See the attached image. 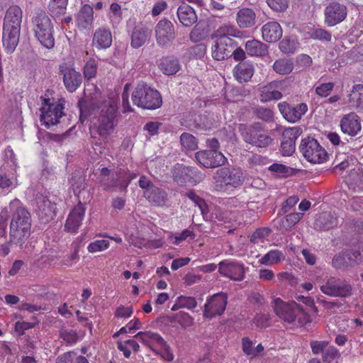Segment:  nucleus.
<instances>
[{"instance_id":"obj_1","label":"nucleus","mask_w":363,"mask_h":363,"mask_svg":"<svg viewBox=\"0 0 363 363\" xmlns=\"http://www.w3.org/2000/svg\"><path fill=\"white\" fill-rule=\"evenodd\" d=\"M94 96L89 98L87 90L84 91L86 99L79 101L78 106L80 110V120L84 122L89 116L92 115L96 108H101L100 114L94 123L96 131L100 136V142L96 144L101 145L107 137L113 130L116 125V116L118 110L117 99L108 98L101 106H99L101 94L96 86Z\"/></svg>"},{"instance_id":"obj_2","label":"nucleus","mask_w":363,"mask_h":363,"mask_svg":"<svg viewBox=\"0 0 363 363\" xmlns=\"http://www.w3.org/2000/svg\"><path fill=\"white\" fill-rule=\"evenodd\" d=\"M3 209H7V219L11 214L10 242L22 248L30 235L32 223L30 213L18 199L12 200L9 206Z\"/></svg>"},{"instance_id":"obj_3","label":"nucleus","mask_w":363,"mask_h":363,"mask_svg":"<svg viewBox=\"0 0 363 363\" xmlns=\"http://www.w3.org/2000/svg\"><path fill=\"white\" fill-rule=\"evenodd\" d=\"M233 37L240 38L242 32L232 25H223L214 31L212 35L214 41L211 47V55L214 60L220 61L232 56V52L237 46Z\"/></svg>"},{"instance_id":"obj_4","label":"nucleus","mask_w":363,"mask_h":363,"mask_svg":"<svg viewBox=\"0 0 363 363\" xmlns=\"http://www.w3.org/2000/svg\"><path fill=\"white\" fill-rule=\"evenodd\" d=\"M272 307L276 315L286 323L301 327L311 322L308 313L295 301L284 302L276 298L272 301Z\"/></svg>"},{"instance_id":"obj_5","label":"nucleus","mask_w":363,"mask_h":363,"mask_svg":"<svg viewBox=\"0 0 363 363\" xmlns=\"http://www.w3.org/2000/svg\"><path fill=\"white\" fill-rule=\"evenodd\" d=\"M134 105L145 109H156L161 106L162 100L158 91L146 84L140 83L132 93Z\"/></svg>"},{"instance_id":"obj_6","label":"nucleus","mask_w":363,"mask_h":363,"mask_svg":"<svg viewBox=\"0 0 363 363\" xmlns=\"http://www.w3.org/2000/svg\"><path fill=\"white\" fill-rule=\"evenodd\" d=\"M33 31L40 43L47 48H52L55 45L52 35L51 20L45 13H40L33 18Z\"/></svg>"},{"instance_id":"obj_7","label":"nucleus","mask_w":363,"mask_h":363,"mask_svg":"<svg viewBox=\"0 0 363 363\" xmlns=\"http://www.w3.org/2000/svg\"><path fill=\"white\" fill-rule=\"evenodd\" d=\"M239 131L244 141L257 147H266L272 142V138L262 129L260 123L251 125L240 124Z\"/></svg>"},{"instance_id":"obj_8","label":"nucleus","mask_w":363,"mask_h":363,"mask_svg":"<svg viewBox=\"0 0 363 363\" xmlns=\"http://www.w3.org/2000/svg\"><path fill=\"white\" fill-rule=\"evenodd\" d=\"M64 101L43 99L42 106L40 109V120L43 125L47 128L56 125L60 122V118L64 115Z\"/></svg>"},{"instance_id":"obj_9","label":"nucleus","mask_w":363,"mask_h":363,"mask_svg":"<svg viewBox=\"0 0 363 363\" xmlns=\"http://www.w3.org/2000/svg\"><path fill=\"white\" fill-rule=\"evenodd\" d=\"M213 180L217 187L223 189L226 187L237 188L245 180L242 170L240 168H220L214 173Z\"/></svg>"},{"instance_id":"obj_10","label":"nucleus","mask_w":363,"mask_h":363,"mask_svg":"<svg viewBox=\"0 0 363 363\" xmlns=\"http://www.w3.org/2000/svg\"><path fill=\"white\" fill-rule=\"evenodd\" d=\"M320 289L324 294L333 296L347 298L352 294V286L345 279L335 277H326L321 284Z\"/></svg>"},{"instance_id":"obj_11","label":"nucleus","mask_w":363,"mask_h":363,"mask_svg":"<svg viewBox=\"0 0 363 363\" xmlns=\"http://www.w3.org/2000/svg\"><path fill=\"white\" fill-rule=\"evenodd\" d=\"M300 150L303 157L310 162L319 164L325 162L328 157L325 150L313 138H306L302 140Z\"/></svg>"},{"instance_id":"obj_12","label":"nucleus","mask_w":363,"mask_h":363,"mask_svg":"<svg viewBox=\"0 0 363 363\" xmlns=\"http://www.w3.org/2000/svg\"><path fill=\"white\" fill-rule=\"evenodd\" d=\"M155 33L157 43L162 48L170 47L176 37L174 26L167 19H162L157 23Z\"/></svg>"},{"instance_id":"obj_13","label":"nucleus","mask_w":363,"mask_h":363,"mask_svg":"<svg viewBox=\"0 0 363 363\" xmlns=\"http://www.w3.org/2000/svg\"><path fill=\"white\" fill-rule=\"evenodd\" d=\"M324 16L325 23L328 27L335 26L346 18L347 9L345 4L333 1L325 8Z\"/></svg>"},{"instance_id":"obj_14","label":"nucleus","mask_w":363,"mask_h":363,"mask_svg":"<svg viewBox=\"0 0 363 363\" xmlns=\"http://www.w3.org/2000/svg\"><path fill=\"white\" fill-rule=\"evenodd\" d=\"M197 162L206 168H215L225 164L227 158L217 150H201L196 153Z\"/></svg>"},{"instance_id":"obj_15","label":"nucleus","mask_w":363,"mask_h":363,"mask_svg":"<svg viewBox=\"0 0 363 363\" xmlns=\"http://www.w3.org/2000/svg\"><path fill=\"white\" fill-rule=\"evenodd\" d=\"M218 272L223 277L234 281H242L245 274L242 263L230 260L220 262L218 264Z\"/></svg>"},{"instance_id":"obj_16","label":"nucleus","mask_w":363,"mask_h":363,"mask_svg":"<svg viewBox=\"0 0 363 363\" xmlns=\"http://www.w3.org/2000/svg\"><path fill=\"white\" fill-rule=\"evenodd\" d=\"M227 295L218 293L208 298L204 306V315L210 318L221 315L227 305Z\"/></svg>"},{"instance_id":"obj_17","label":"nucleus","mask_w":363,"mask_h":363,"mask_svg":"<svg viewBox=\"0 0 363 363\" xmlns=\"http://www.w3.org/2000/svg\"><path fill=\"white\" fill-rule=\"evenodd\" d=\"M341 131L350 136L357 135L362 129L359 116L354 113L344 115L340 122Z\"/></svg>"},{"instance_id":"obj_18","label":"nucleus","mask_w":363,"mask_h":363,"mask_svg":"<svg viewBox=\"0 0 363 363\" xmlns=\"http://www.w3.org/2000/svg\"><path fill=\"white\" fill-rule=\"evenodd\" d=\"M85 213V208L82 203H79L69 213L65 229L66 231L74 233L82 224Z\"/></svg>"},{"instance_id":"obj_19","label":"nucleus","mask_w":363,"mask_h":363,"mask_svg":"<svg viewBox=\"0 0 363 363\" xmlns=\"http://www.w3.org/2000/svg\"><path fill=\"white\" fill-rule=\"evenodd\" d=\"M299 134L297 128H288L283 132L281 152L284 156H290L294 152L295 143Z\"/></svg>"},{"instance_id":"obj_20","label":"nucleus","mask_w":363,"mask_h":363,"mask_svg":"<svg viewBox=\"0 0 363 363\" xmlns=\"http://www.w3.org/2000/svg\"><path fill=\"white\" fill-rule=\"evenodd\" d=\"M279 108L284 118L290 123H296L299 121L308 111L307 105L303 103L296 106L280 104Z\"/></svg>"},{"instance_id":"obj_21","label":"nucleus","mask_w":363,"mask_h":363,"mask_svg":"<svg viewBox=\"0 0 363 363\" xmlns=\"http://www.w3.org/2000/svg\"><path fill=\"white\" fill-rule=\"evenodd\" d=\"M22 18L23 11L21 9L16 5L11 6L6 12L3 28L21 30Z\"/></svg>"},{"instance_id":"obj_22","label":"nucleus","mask_w":363,"mask_h":363,"mask_svg":"<svg viewBox=\"0 0 363 363\" xmlns=\"http://www.w3.org/2000/svg\"><path fill=\"white\" fill-rule=\"evenodd\" d=\"M60 72L63 74L66 89L70 92L74 91L82 83L81 74L74 69L66 66H60Z\"/></svg>"},{"instance_id":"obj_23","label":"nucleus","mask_w":363,"mask_h":363,"mask_svg":"<svg viewBox=\"0 0 363 363\" xmlns=\"http://www.w3.org/2000/svg\"><path fill=\"white\" fill-rule=\"evenodd\" d=\"M282 83L281 82H272L264 86L261 89L260 101L267 102L272 100H279L282 98Z\"/></svg>"},{"instance_id":"obj_24","label":"nucleus","mask_w":363,"mask_h":363,"mask_svg":"<svg viewBox=\"0 0 363 363\" xmlns=\"http://www.w3.org/2000/svg\"><path fill=\"white\" fill-rule=\"evenodd\" d=\"M282 28L279 23L270 21L262 27L263 39L268 43H275L282 36Z\"/></svg>"},{"instance_id":"obj_25","label":"nucleus","mask_w":363,"mask_h":363,"mask_svg":"<svg viewBox=\"0 0 363 363\" xmlns=\"http://www.w3.org/2000/svg\"><path fill=\"white\" fill-rule=\"evenodd\" d=\"M21 30L3 28L2 43L5 50L12 53L19 42Z\"/></svg>"},{"instance_id":"obj_26","label":"nucleus","mask_w":363,"mask_h":363,"mask_svg":"<svg viewBox=\"0 0 363 363\" xmlns=\"http://www.w3.org/2000/svg\"><path fill=\"white\" fill-rule=\"evenodd\" d=\"M112 44V34L108 28L97 29L93 36L92 45L99 50L107 49Z\"/></svg>"},{"instance_id":"obj_27","label":"nucleus","mask_w":363,"mask_h":363,"mask_svg":"<svg viewBox=\"0 0 363 363\" xmlns=\"http://www.w3.org/2000/svg\"><path fill=\"white\" fill-rule=\"evenodd\" d=\"M135 337L153 350H157L160 345H164V339L158 333L150 331L139 332Z\"/></svg>"},{"instance_id":"obj_28","label":"nucleus","mask_w":363,"mask_h":363,"mask_svg":"<svg viewBox=\"0 0 363 363\" xmlns=\"http://www.w3.org/2000/svg\"><path fill=\"white\" fill-rule=\"evenodd\" d=\"M177 17L180 23L186 27H190L197 21V16L194 9L185 3L179 6Z\"/></svg>"},{"instance_id":"obj_29","label":"nucleus","mask_w":363,"mask_h":363,"mask_svg":"<svg viewBox=\"0 0 363 363\" xmlns=\"http://www.w3.org/2000/svg\"><path fill=\"white\" fill-rule=\"evenodd\" d=\"M254 74V67L248 62L238 63L233 69V75L240 83L248 82Z\"/></svg>"},{"instance_id":"obj_30","label":"nucleus","mask_w":363,"mask_h":363,"mask_svg":"<svg viewBox=\"0 0 363 363\" xmlns=\"http://www.w3.org/2000/svg\"><path fill=\"white\" fill-rule=\"evenodd\" d=\"M256 14L253 9L243 8L240 9L236 16V21L240 28H251L255 24Z\"/></svg>"},{"instance_id":"obj_31","label":"nucleus","mask_w":363,"mask_h":363,"mask_svg":"<svg viewBox=\"0 0 363 363\" xmlns=\"http://www.w3.org/2000/svg\"><path fill=\"white\" fill-rule=\"evenodd\" d=\"M93 16V8L88 4L84 5L77 14V23L78 28L81 30L89 28L94 21Z\"/></svg>"},{"instance_id":"obj_32","label":"nucleus","mask_w":363,"mask_h":363,"mask_svg":"<svg viewBox=\"0 0 363 363\" xmlns=\"http://www.w3.org/2000/svg\"><path fill=\"white\" fill-rule=\"evenodd\" d=\"M144 196L152 204L162 206L167 201V195L164 190L157 186H150L144 191Z\"/></svg>"},{"instance_id":"obj_33","label":"nucleus","mask_w":363,"mask_h":363,"mask_svg":"<svg viewBox=\"0 0 363 363\" xmlns=\"http://www.w3.org/2000/svg\"><path fill=\"white\" fill-rule=\"evenodd\" d=\"M150 37V31L143 26H137L131 34V46L138 48L143 45Z\"/></svg>"},{"instance_id":"obj_34","label":"nucleus","mask_w":363,"mask_h":363,"mask_svg":"<svg viewBox=\"0 0 363 363\" xmlns=\"http://www.w3.org/2000/svg\"><path fill=\"white\" fill-rule=\"evenodd\" d=\"M119 171L111 172V169L103 167L101 169V175L103 177L101 179V186L105 190H108L113 187H118Z\"/></svg>"},{"instance_id":"obj_35","label":"nucleus","mask_w":363,"mask_h":363,"mask_svg":"<svg viewBox=\"0 0 363 363\" xmlns=\"http://www.w3.org/2000/svg\"><path fill=\"white\" fill-rule=\"evenodd\" d=\"M55 205L48 199L43 198L38 204V213L40 219L44 222L52 220L55 216Z\"/></svg>"},{"instance_id":"obj_36","label":"nucleus","mask_w":363,"mask_h":363,"mask_svg":"<svg viewBox=\"0 0 363 363\" xmlns=\"http://www.w3.org/2000/svg\"><path fill=\"white\" fill-rule=\"evenodd\" d=\"M245 50L250 55L263 56L267 52V46L259 40H251L246 42Z\"/></svg>"},{"instance_id":"obj_37","label":"nucleus","mask_w":363,"mask_h":363,"mask_svg":"<svg viewBox=\"0 0 363 363\" xmlns=\"http://www.w3.org/2000/svg\"><path fill=\"white\" fill-rule=\"evenodd\" d=\"M336 217L331 213H323L315 220V226L323 229H330L337 225Z\"/></svg>"},{"instance_id":"obj_38","label":"nucleus","mask_w":363,"mask_h":363,"mask_svg":"<svg viewBox=\"0 0 363 363\" xmlns=\"http://www.w3.org/2000/svg\"><path fill=\"white\" fill-rule=\"evenodd\" d=\"M160 68L164 74L172 75L179 70L180 65L177 60L166 57L161 60Z\"/></svg>"},{"instance_id":"obj_39","label":"nucleus","mask_w":363,"mask_h":363,"mask_svg":"<svg viewBox=\"0 0 363 363\" xmlns=\"http://www.w3.org/2000/svg\"><path fill=\"white\" fill-rule=\"evenodd\" d=\"M285 259L284 253L278 250H270L265 254L261 259L260 262L262 264L271 265L280 262Z\"/></svg>"},{"instance_id":"obj_40","label":"nucleus","mask_w":363,"mask_h":363,"mask_svg":"<svg viewBox=\"0 0 363 363\" xmlns=\"http://www.w3.org/2000/svg\"><path fill=\"white\" fill-rule=\"evenodd\" d=\"M182 147L185 151H194L198 148L197 139L189 133H184L180 136Z\"/></svg>"},{"instance_id":"obj_41","label":"nucleus","mask_w":363,"mask_h":363,"mask_svg":"<svg viewBox=\"0 0 363 363\" xmlns=\"http://www.w3.org/2000/svg\"><path fill=\"white\" fill-rule=\"evenodd\" d=\"M350 102L356 107L363 106V85L355 84L349 96Z\"/></svg>"},{"instance_id":"obj_42","label":"nucleus","mask_w":363,"mask_h":363,"mask_svg":"<svg viewBox=\"0 0 363 363\" xmlns=\"http://www.w3.org/2000/svg\"><path fill=\"white\" fill-rule=\"evenodd\" d=\"M273 69L279 74H287L292 72L294 64L290 60L279 59L274 63Z\"/></svg>"},{"instance_id":"obj_43","label":"nucleus","mask_w":363,"mask_h":363,"mask_svg":"<svg viewBox=\"0 0 363 363\" xmlns=\"http://www.w3.org/2000/svg\"><path fill=\"white\" fill-rule=\"evenodd\" d=\"M68 0H50L49 3V10L54 16H59L65 14Z\"/></svg>"},{"instance_id":"obj_44","label":"nucleus","mask_w":363,"mask_h":363,"mask_svg":"<svg viewBox=\"0 0 363 363\" xmlns=\"http://www.w3.org/2000/svg\"><path fill=\"white\" fill-rule=\"evenodd\" d=\"M270 233L271 230L268 228H258L252 235L250 241L255 244L263 243Z\"/></svg>"},{"instance_id":"obj_45","label":"nucleus","mask_w":363,"mask_h":363,"mask_svg":"<svg viewBox=\"0 0 363 363\" xmlns=\"http://www.w3.org/2000/svg\"><path fill=\"white\" fill-rule=\"evenodd\" d=\"M109 18L113 25L118 24L122 19V9L117 3H112L110 6Z\"/></svg>"},{"instance_id":"obj_46","label":"nucleus","mask_w":363,"mask_h":363,"mask_svg":"<svg viewBox=\"0 0 363 363\" xmlns=\"http://www.w3.org/2000/svg\"><path fill=\"white\" fill-rule=\"evenodd\" d=\"M110 243L106 240H97L91 242L87 247V250L90 253H96L104 251L109 247Z\"/></svg>"},{"instance_id":"obj_47","label":"nucleus","mask_w":363,"mask_h":363,"mask_svg":"<svg viewBox=\"0 0 363 363\" xmlns=\"http://www.w3.org/2000/svg\"><path fill=\"white\" fill-rule=\"evenodd\" d=\"M348 257H350V252H343L335 256L332 261V265L336 269H340L348 264H352L353 263L350 262Z\"/></svg>"},{"instance_id":"obj_48","label":"nucleus","mask_w":363,"mask_h":363,"mask_svg":"<svg viewBox=\"0 0 363 363\" xmlns=\"http://www.w3.org/2000/svg\"><path fill=\"white\" fill-rule=\"evenodd\" d=\"M60 337L68 345H73L78 340L77 333L72 329H62L60 331Z\"/></svg>"},{"instance_id":"obj_49","label":"nucleus","mask_w":363,"mask_h":363,"mask_svg":"<svg viewBox=\"0 0 363 363\" xmlns=\"http://www.w3.org/2000/svg\"><path fill=\"white\" fill-rule=\"evenodd\" d=\"M17 185V179L13 175L0 174V188L9 189L15 188Z\"/></svg>"},{"instance_id":"obj_50","label":"nucleus","mask_w":363,"mask_h":363,"mask_svg":"<svg viewBox=\"0 0 363 363\" xmlns=\"http://www.w3.org/2000/svg\"><path fill=\"white\" fill-rule=\"evenodd\" d=\"M297 48V43L294 40L283 39L279 43L280 50L285 54L294 53Z\"/></svg>"},{"instance_id":"obj_51","label":"nucleus","mask_w":363,"mask_h":363,"mask_svg":"<svg viewBox=\"0 0 363 363\" xmlns=\"http://www.w3.org/2000/svg\"><path fill=\"white\" fill-rule=\"evenodd\" d=\"M97 67V63L95 60L90 59L87 61L84 67V74L85 78L88 79L94 78L96 75Z\"/></svg>"},{"instance_id":"obj_52","label":"nucleus","mask_w":363,"mask_h":363,"mask_svg":"<svg viewBox=\"0 0 363 363\" xmlns=\"http://www.w3.org/2000/svg\"><path fill=\"white\" fill-rule=\"evenodd\" d=\"M269 170L277 177H284L290 174L291 169L282 164L274 163L269 167Z\"/></svg>"},{"instance_id":"obj_53","label":"nucleus","mask_w":363,"mask_h":363,"mask_svg":"<svg viewBox=\"0 0 363 363\" xmlns=\"http://www.w3.org/2000/svg\"><path fill=\"white\" fill-rule=\"evenodd\" d=\"M335 86L334 83L327 82L321 83L315 87V94L320 97L328 96Z\"/></svg>"},{"instance_id":"obj_54","label":"nucleus","mask_w":363,"mask_h":363,"mask_svg":"<svg viewBox=\"0 0 363 363\" xmlns=\"http://www.w3.org/2000/svg\"><path fill=\"white\" fill-rule=\"evenodd\" d=\"M311 36L313 39L325 42H330L332 39L331 33L323 28L314 29L312 31Z\"/></svg>"},{"instance_id":"obj_55","label":"nucleus","mask_w":363,"mask_h":363,"mask_svg":"<svg viewBox=\"0 0 363 363\" xmlns=\"http://www.w3.org/2000/svg\"><path fill=\"white\" fill-rule=\"evenodd\" d=\"M350 257H348L350 262L353 264H358L363 261V243L359 244L357 249L350 252Z\"/></svg>"},{"instance_id":"obj_56","label":"nucleus","mask_w":363,"mask_h":363,"mask_svg":"<svg viewBox=\"0 0 363 363\" xmlns=\"http://www.w3.org/2000/svg\"><path fill=\"white\" fill-rule=\"evenodd\" d=\"M254 113L258 118L264 121H270L273 118V111L269 108H257L255 109Z\"/></svg>"},{"instance_id":"obj_57","label":"nucleus","mask_w":363,"mask_h":363,"mask_svg":"<svg viewBox=\"0 0 363 363\" xmlns=\"http://www.w3.org/2000/svg\"><path fill=\"white\" fill-rule=\"evenodd\" d=\"M194 235L192 231L185 229L180 233H177L175 235H172L170 236L171 239H174V241H172V243L178 245H179L182 241L186 240L188 238H194Z\"/></svg>"},{"instance_id":"obj_58","label":"nucleus","mask_w":363,"mask_h":363,"mask_svg":"<svg viewBox=\"0 0 363 363\" xmlns=\"http://www.w3.org/2000/svg\"><path fill=\"white\" fill-rule=\"evenodd\" d=\"M129 88L130 85L126 84L124 86L123 91L122 93V105L123 112H132L133 108H131L129 102Z\"/></svg>"},{"instance_id":"obj_59","label":"nucleus","mask_w":363,"mask_h":363,"mask_svg":"<svg viewBox=\"0 0 363 363\" xmlns=\"http://www.w3.org/2000/svg\"><path fill=\"white\" fill-rule=\"evenodd\" d=\"M177 298L179 301L180 306L182 308L191 310L194 308L197 305L196 299L193 297L180 296Z\"/></svg>"},{"instance_id":"obj_60","label":"nucleus","mask_w":363,"mask_h":363,"mask_svg":"<svg viewBox=\"0 0 363 363\" xmlns=\"http://www.w3.org/2000/svg\"><path fill=\"white\" fill-rule=\"evenodd\" d=\"M269 6L276 11H283L288 7V0H267Z\"/></svg>"},{"instance_id":"obj_61","label":"nucleus","mask_w":363,"mask_h":363,"mask_svg":"<svg viewBox=\"0 0 363 363\" xmlns=\"http://www.w3.org/2000/svg\"><path fill=\"white\" fill-rule=\"evenodd\" d=\"M187 196L190 199L196 206H198L202 213H204L207 206L205 201L196 195L194 191H191L187 193Z\"/></svg>"},{"instance_id":"obj_62","label":"nucleus","mask_w":363,"mask_h":363,"mask_svg":"<svg viewBox=\"0 0 363 363\" xmlns=\"http://www.w3.org/2000/svg\"><path fill=\"white\" fill-rule=\"evenodd\" d=\"M206 48L203 44H199L189 49V55L196 58H201L204 56Z\"/></svg>"},{"instance_id":"obj_63","label":"nucleus","mask_w":363,"mask_h":363,"mask_svg":"<svg viewBox=\"0 0 363 363\" xmlns=\"http://www.w3.org/2000/svg\"><path fill=\"white\" fill-rule=\"evenodd\" d=\"M161 357L166 361L173 360L174 355L167 342L164 341V345H160L157 349Z\"/></svg>"},{"instance_id":"obj_64","label":"nucleus","mask_w":363,"mask_h":363,"mask_svg":"<svg viewBox=\"0 0 363 363\" xmlns=\"http://www.w3.org/2000/svg\"><path fill=\"white\" fill-rule=\"evenodd\" d=\"M248 162L252 167L263 166L267 163V159L259 155H253L249 157Z\"/></svg>"}]
</instances>
